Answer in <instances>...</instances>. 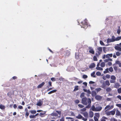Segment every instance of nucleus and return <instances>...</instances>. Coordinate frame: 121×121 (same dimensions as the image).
I'll use <instances>...</instances> for the list:
<instances>
[{
    "label": "nucleus",
    "mask_w": 121,
    "mask_h": 121,
    "mask_svg": "<svg viewBox=\"0 0 121 121\" xmlns=\"http://www.w3.org/2000/svg\"><path fill=\"white\" fill-rule=\"evenodd\" d=\"M82 103L83 104L87 105L86 106L87 108H90L91 107V100L90 98H87L86 97H84L82 99Z\"/></svg>",
    "instance_id": "nucleus-1"
},
{
    "label": "nucleus",
    "mask_w": 121,
    "mask_h": 121,
    "mask_svg": "<svg viewBox=\"0 0 121 121\" xmlns=\"http://www.w3.org/2000/svg\"><path fill=\"white\" fill-rule=\"evenodd\" d=\"M100 83L102 84L100 87L104 89H106V86H108L110 85L109 81L108 80L105 81L101 80L100 81Z\"/></svg>",
    "instance_id": "nucleus-2"
},
{
    "label": "nucleus",
    "mask_w": 121,
    "mask_h": 121,
    "mask_svg": "<svg viewBox=\"0 0 121 121\" xmlns=\"http://www.w3.org/2000/svg\"><path fill=\"white\" fill-rule=\"evenodd\" d=\"M102 51V48L101 47H99L97 48V51L95 53V55L97 57H98L100 55Z\"/></svg>",
    "instance_id": "nucleus-3"
},
{
    "label": "nucleus",
    "mask_w": 121,
    "mask_h": 121,
    "mask_svg": "<svg viewBox=\"0 0 121 121\" xmlns=\"http://www.w3.org/2000/svg\"><path fill=\"white\" fill-rule=\"evenodd\" d=\"M87 20L86 19H85L81 22V23L82 25V26H81L82 27L85 28L88 27L87 23Z\"/></svg>",
    "instance_id": "nucleus-4"
},
{
    "label": "nucleus",
    "mask_w": 121,
    "mask_h": 121,
    "mask_svg": "<svg viewBox=\"0 0 121 121\" xmlns=\"http://www.w3.org/2000/svg\"><path fill=\"white\" fill-rule=\"evenodd\" d=\"M111 80L110 81L111 83H115L116 78L114 75H112L111 77Z\"/></svg>",
    "instance_id": "nucleus-5"
},
{
    "label": "nucleus",
    "mask_w": 121,
    "mask_h": 121,
    "mask_svg": "<svg viewBox=\"0 0 121 121\" xmlns=\"http://www.w3.org/2000/svg\"><path fill=\"white\" fill-rule=\"evenodd\" d=\"M88 48L89 49V52L92 54H95V51L93 48L91 47H89Z\"/></svg>",
    "instance_id": "nucleus-6"
},
{
    "label": "nucleus",
    "mask_w": 121,
    "mask_h": 121,
    "mask_svg": "<svg viewBox=\"0 0 121 121\" xmlns=\"http://www.w3.org/2000/svg\"><path fill=\"white\" fill-rule=\"evenodd\" d=\"M120 55V52H116V54L115 53L113 54V57L114 58H117V56H119Z\"/></svg>",
    "instance_id": "nucleus-7"
},
{
    "label": "nucleus",
    "mask_w": 121,
    "mask_h": 121,
    "mask_svg": "<svg viewBox=\"0 0 121 121\" xmlns=\"http://www.w3.org/2000/svg\"><path fill=\"white\" fill-rule=\"evenodd\" d=\"M43 103V102L42 100L39 99V101L37 102V103L36 104V105L37 106H42Z\"/></svg>",
    "instance_id": "nucleus-8"
},
{
    "label": "nucleus",
    "mask_w": 121,
    "mask_h": 121,
    "mask_svg": "<svg viewBox=\"0 0 121 121\" xmlns=\"http://www.w3.org/2000/svg\"><path fill=\"white\" fill-rule=\"evenodd\" d=\"M95 99L97 100H100L102 98V97L99 95H97L95 96Z\"/></svg>",
    "instance_id": "nucleus-9"
},
{
    "label": "nucleus",
    "mask_w": 121,
    "mask_h": 121,
    "mask_svg": "<svg viewBox=\"0 0 121 121\" xmlns=\"http://www.w3.org/2000/svg\"><path fill=\"white\" fill-rule=\"evenodd\" d=\"M114 106L113 105H112L110 106L109 105H107L105 108V109L106 110L108 108V109H111L113 108Z\"/></svg>",
    "instance_id": "nucleus-10"
},
{
    "label": "nucleus",
    "mask_w": 121,
    "mask_h": 121,
    "mask_svg": "<svg viewBox=\"0 0 121 121\" xmlns=\"http://www.w3.org/2000/svg\"><path fill=\"white\" fill-rule=\"evenodd\" d=\"M114 83V87L115 88L118 89L120 86V84L118 82L115 83Z\"/></svg>",
    "instance_id": "nucleus-11"
},
{
    "label": "nucleus",
    "mask_w": 121,
    "mask_h": 121,
    "mask_svg": "<svg viewBox=\"0 0 121 121\" xmlns=\"http://www.w3.org/2000/svg\"><path fill=\"white\" fill-rule=\"evenodd\" d=\"M115 50L118 51L119 52H121V48L118 46H116L114 47Z\"/></svg>",
    "instance_id": "nucleus-12"
},
{
    "label": "nucleus",
    "mask_w": 121,
    "mask_h": 121,
    "mask_svg": "<svg viewBox=\"0 0 121 121\" xmlns=\"http://www.w3.org/2000/svg\"><path fill=\"white\" fill-rule=\"evenodd\" d=\"M102 107L100 106H98L96 107L95 111H100L102 109Z\"/></svg>",
    "instance_id": "nucleus-13"
},
{
    "label": "nucleus",
    "mask_w": 121,
    "mask_h": 121,
    "mask_svg": "<svg viewBox=\"0 0 121 121\" xmlns=\"http://www.w3.org/2000/svg\"><path fill=\"white\" fill-rule=\"evenodd\" d=\"M89 116L91 118L92 117L94 116V113L92 111H90L89 112Z\"/></svg>",
    "instance_id": "nucleus-14"
},
{
    "label": "nucleus",
    "mask_w": 121,
    "mask_h": 121,
    "mask_svg": "<svg viewBox=\"0 0 121 121\" xmlns=\"http://www.w3.org/2000/svg\"><path fill=\"white\" fill-rule=\"evenodd\" d=\"M95 64L94 63H93L91 64L89 66V68L90 69H92L95 67Z\"/></svg>",
    "instance_id": "nucleus-15"
},
{
    "label": "nucleus",
    "mask_w": 121,
    "mask_h": 121,
    "mask_svg": "<svg viewBox=\"0 0 121 121\" xmlns=\"http://www.w3.org/2000/svg\"><path fill=\"white\" fill-rule=\"evenodd\" d=\"M45 84L44 82H42L41 84L39 85L37 87L38 88H42V86H43Z\"/></svg>",
    "instance_id": "nucleus-16"
},
{
    "label": "nucleus",
    "mask_w": 121,
    "mask_h": 121,
    "mask_svg": "<svg viewBox=\"0 0 121 121\" xmlns=\"http://www.w3.org/2000/svg\"><path fill=\"white\" fill-rule=\"evenodd\" d=\"M84 117L86 118H88V113L87 112H85L83 113Z\"/></svg>",
    "instance_id": "nucleus-17"
},
{
    "label": "nucleus",
    "mask_w": 121,
    "mask_h": 121,
    "mask_svg": "<svg viewBox=\"0 0 121 121\" xmlns=\"http://www.w3.org/2000/svg\"><path fill=\"white\" fill-rule=\"evenodd\" d=\"M113 56L112 53L108 54L106 55V58H109L110 57H112Z\"/></svg>",
    "instance_id": "nucleus-18"
},
{
    "label": "nucleus",
    "mask_w": 121,
    "mask_h": 121,
    "mask_svg": "<svg viewBox=\"0 0 121 121\" xmlns=\"http://www.w3.org/2000/svg\"><path fill=\"white\" fill-rule=\"evenodd\" d=\"M97 93L96 91H93L91 92V95L93 97L95 96L96 95Z\"/></svg>",
    "instance_id": "nucleus-19"
},
{
    "label": "nucleus",
    "mask_w": 121,
    "mask_h": 121,
    "mask_svg": "<svg viewBox=\"0 0 121 121\" xmlns=\"http://www.w3.org/2000/svg\"><path fill=\"white\" fill-rule=\"evenodd\" d=\"M86 108H87L86 107H85L81 109L80 110V113L82 114H83L82 112H84L86 110Z\"/></svg>",
    "instance_id": "nucleus-20"
},
{
    "label": "nucleus",
    "mask_w": 121,
    "mask_h": 121,
    "mask_svg": "<svg viewBox=\"0 0 121 121\" xmlns=\"http://www.w3.org/2000/svg\"><path fill=\"white\" fill-rule=\"evenodd\" d=\"M106 90L107 92H109L111 91L112 89L110 87H108L106 89Z\"/></svg>",
    "instance_id": "nucleus-21"
},
{
    "label": "nucleus",
    "mask_w": 121,
    "mask_h": 121,
    "mask_svg": "<svg viewBox=\"0 0 121 121\" xmlns=\"http://www.w3.org/2000/svg\"><path fill=\"white\" fill-rule=\"evenodd\" d=\"M46 113V112H44L43 113L42 112H40L39 113V115L41 117H43L45 116V115H44Z\"/></svg>",
    "instance_id": "nucleus-22"
},
{
    "label": "nucleus",
    "mask_w": 121,
    "mask_h": 121,
    "mask_svg": "<svg viewBox=\"0 0 121 121\" xmlns=\"http://www.w3.org/2000/svg\"><path fill=\"white\" fill-rule=\"evenodd\" d=\"M76 117L78 119H81L82 117V116L80 114H79Z\"/></svg>",
    "instance_id": "nucleus-23"
},
{
    "label": "nucleus",
    "mask_w": 121,
    "mask_h": 121,
    "mask_svg": "<svg viewBox=\"0 0 121 121\" xmlns=\"http://www.w3.org/2000/svg\"><path fill=\"white\" fill-rule=\"evenodd\" d=\"M5 106L2 104L0 105V108L1 109H5Z\"/></svg>",
    "instance_id": "nucleus-24"
},
{
    "label": "nucleus",
    "mask_w": 121,
    "mask_h": 121,
    "mask_svg": "<svg viewBox=\"0 0 121 121\" xmlns=\"http://www.w3.org/2000/svg\"><path fill=\"white\" fill-rule=\"evenodd\" d=\"M48 84H49V85L47 86V87L48 88H49V87H52V83L51 81H49L48 82Z\"/></svg>",
    "instance_id": "nucleus-25"
},
{
    "label": "nucleus",
    "mask_w": 121,
    "mask_h": 121,
    "mask_svg": "<svg viewBox=\"0 0 121 121\" xmlns=\"http://www.w3.org/2000/svg\"><path fill=\"white\" fill-rule=\"evenodd\" d=\"M91 109L93 111H95L96 108L94 105H92L91 108Z\"/></svg>",
    "instance_id": "nucleus-26"
},
{
    "label": "nucleus",
    "mask_w": 121,
    "mask_h": 121,
    "mask_svg": "<svg viewBox=\"0 0 121 121\" xmlns=\"http://www.w3.org/2000/svg\"><path fill=\"white\" fill-rule=\"evenodd\" d=\"M57 91L56 90H54L52 91H51L49 92L48 93V94H50L52 93L55 92Z\"/></svg>",
    "instance_id": "nucleus-27"
},
{
    "label": "nucleus",
    "mask_w": 121,
    "mask_h": 121,
    "mask_svg": "<svg viewBox=\"0 0 121 121\" xmlns=\"http://www.w3.org/2000/svg\"><path fill=\"white\" fill-rule=\"evenodd\" d=\"M30 112L32 114H35L36 113V112L35 110H31L30 111Z\"/></svg>",
    "instance_id": "nucleus-28"
},
{
    "label": "nucleus",
    "mask_w": 121,
    "mask_h": 121,
    "mask_svg": "<svg viewBox=\"0 0 121 121\" xmlns=\"http://www.w3.org/2000/svg\"><path fill=\"white\" fill-rule=\"evenodd\" d=\"M116 38L114 36H112L111 39L113 42L116 41Z\"/></svg>",
    "instance_id": "nucleus-29"
},
{
    "label": "nucleus",
    "mask_w": 121,
    "mask_h": 121,
    "mask_svg": "<svg viewBox=\"0 0 121 121\" xmlns=\"http://www.w3.org/2000/svg\"><path fill=\"white\" fill-rule=\"evenodd\" d=\"M78 90V86H76L74 87V89L73 90L74 91Z\"/></svg>",
    "instance_id": "nucleus-30"
},
{
    "label": "nucleus",
    "mask_w": 121,
    "mask_h": 121,
    "mask_svg": "<svg viewBox=\"0 0 121 121\" xmlns=\"http://www.w3.org/2000/svg\"><path fill=\"white\" fill-rule=\"evenodd\" d=\"M100 66L102 67H104L105 66V63L103 62H102L100 64Z\"/></svg>",
    "instance_id": "nucleus-31"
},
{
    "label": "nucleus",
    "mask_w": 121,
    "mask_h": 121,
    "mask_svg": "<svg viewBox=\"0 0 121 121\" xmlns=\"http://www.w3.org/2000/svg\"><path fill=\"white\" fill-rule=\"evenodd\" d=\"M51 115L52 116H58V114L56 113L53 112L52 113Z\"/></svg>",
    "instance_id": "nucleus-32"
},
{
    "label": "nucleus",
    "mask_w": 121,
    "mask_h": 121,
    "mask_svg": "<svg viewBox=\"0 0 121 121\" xmlns=\"http://www.w3.org/2000/svg\"><path fill=\"white\" fill-rule=\"evenodd\" d=\"M116 115L118 116H120V112L117 110L116 111Z\"/></svg>",
    "instance_id": "nucleus-33"
},
{
    "label": "nucleus",
    "mask_w": 121,
    "mask_h": 121,
    "mask_svg": "<svg viewBox=\"0 0 121 121\" xmlns=\"http://www.w3.org/2000/svg\"><path fill=\"white\" fill-rule=\"evenodd\" d=\"M113 42L112 41L111 39L109 38L108 39H107V43H109L111 42Z\"/></svg>",
    "instance_id": "nucleus-34"
},
{
    "label": "nucleus",
    "mask_w": 121,
    "mask_h": 121,
    "mask_svg": "<svg viewBox=\"0 0 121 121\" xmlns=\"http://www.w3.org/2000/svg\"><path fill=\"white\" fill-rule=\"evenodd\" d=\"M102 90V89L101 88H97L95 89V91H97V92H98L99 91Z\"/></svg>",
    "instance_id": "nucleus-35"
},
{
    "label": "nucleus",
    "mask_w": 121,
    "mask_h": 121,
    "mask_svg": "<svg viewBox=\"0 0 121 121\" xmlns=\"http://www.w3.org/2000/svg\"><path fill=\"white\" fill-rule=\"evenodd\" d=\"M97 56H94L93 57V59L94 61H97L98 59L97 57Z\"/></svg>",
    "instance_id": "nucleus-36"
},
{
    "label": "nucleus",
    "mask_w": 121,
    "mask_h": 121,
    "mask_svg": "<svg viewBox=\"0 0 121 121\" xmlns=\"http://www.w3.org/2000/svg\"><path fill=\"white\" fill-rule=\"evenodd\" d=\"M95 72H93L91 74V76L93 77H95Z\"/></svg>",
    "instance_id": "nucleus-37"
},
{
    "label": "nucleus",
    "mask_w": 121,
    "mask_h": 121,
    "mask_svg": "<svg viewBox=\"0 0 121 121\" xmlns=\"http://www.w3.org/2000/svg\"><path fill=\"white\" fill-rule=\"evenodd\" d=\"M121 39V36L118 37L116 38V41H119Z\"/></svg>",
    "instance_id": "nucleus-38"
},
{
    "label": "nucleus",
    "mask_w": 121,
    "mask_h": 121,
    "mask_svg": "<svg viewBox=\"0 0 121 121\" xmlns=\"http://www.w3.org/2000/svg\"><path fill=\"white\" fill-rule=\"evenodd\" d=\"M112 64L111 62H108V63L106 64V65L107 66L108 65L109 66H111L112 65Z\"/></svg>",
    "instance_id": "nucleus-39"
},
{
    "label": "nucleus",
    "mask_w": 121,
    "mask_h": 121,
    "mask_svg": "<svg viewBox=\"0 0 121 121\" xmlns=\"http://www.w3.org/2000/svg\"><path fill=\"white\" fill-rule=\"evenodd\" d=\"M108 69L107 68L105 70V71H104V74L106 73H109V71H108Z\"/></svg>",
    "instance_id": "nucleus-40"
},
{
    "label": "nucleus",
    "mask_w": 121,
    "mask_h": 121,
    "mask_svg": "<svg viewBox=\"0 0 121 121\" xmlns=\"http://www.w3.org/2000/svg\"><path fill=\"white\" fill-rule=\"evenodd\" d=\"M96 69L98 70H103V69L100 67H97L96 68Z\"/></svg>",
    "instance_id": "nucleus-41"
},
{
    "label": "nucleus",
    "mask_w": 121,
    "mask_h": 121,
    "mask_svg": "<svg viewBox=\"0 0 121 121\" xmlns=\"http://www.w3.org/2000/svg\"><path fill=\"white\" fill-rule=\"evenodd\" d=\"M108 70L110 72H112L113 70V69L112 67H110L108 69Z\"/></svg>",
    "instance_id": "nucleus-42"
},
{
    "label": "nucleus",
    "mask_w": 121,
    "mask_h": 121,
    "mask_svg": "<svg viewBox=\"0 0 121 121\" xmlns=\"http://www.w3.org/2000/svg\"><path fill=\"white\" fill-rule=\"evenodd\" d=\"M118 93L119 94H120L121 93V88H118L117 90Z\"/></svg>",
    "instance_id": "nucleus-43"
},
{
    "label": "nucleus",
    "mask_w": 121,
    "mask_h": 121,
    "mask_svg": "<svg viewBox=\"0 0 121 121\" xmlns=\"http://www.w3.org/2000/svg\"><path fill=\"white\" fill-rule=\"evenodd\" d=\"M29 117L30 119L34 118L36 117L35 115H30L29 116Z\"/></svg>",
    "instance_id": "nucleus-44"
},
{
    "label": "nucleus",
    "mask_w": 121,
    "mask_h": 121,
    "mask_svg": "<svg viewBox=\"0 0 121 121\" xmlns=\"http://www.w3.org/2000/svg\"><path fill=\"white\" fill-rule=\"evenodd\" d=\"M96 74L97 76H100L101 75V73L100 72L98 71L96 73Z\"/></svg>",
    "instance_id": "nucleus-45"
},
{
    "label": "nucleus",
    "mask_w": 121,
    "mask_h": 121,
    "mask_svg": "<svg viewBox=\"0 0 121 121\" xmlns=\"http://www.w3.org/2000/svg\"><path fill=\"white\" fill-rule=\"evenodd\" d=\"M113 68L115 71H117L118 70V68L117 66H114L113 67Z\"/></svg>",
    "instance_id": "nucleus-46"
},
{
    "label": "nucleus",
    "mask_w": 121,
    "mask_h": 121,
    "mask_svg": "<svg viewBox=\"0 0 121 121\" xmlns=\"http://www.w3.org/2000/svg\"><path fill=\"white\" fill-rule=\"evenodd\" d=\"M119 29L117 30V32L118 34H120L121 32V30L120 29V27L119 26Z\"/></svg>",
    "instance_id": "nucleus-47"
},
{
    "label": "nucleus",
    "mask_w": 121,
    "mask_h": 121,
    "mask_svg": "<svg viewBox=\"0 0 121 121\" xmlns=\"http://www.w3.org/2000/svg\"><path fill=\"white\" fill-rule=\"evenodd\" d=\"M29 113L28 112H26L25 114V116L26 118H27L28 117V116L29 115Z\"/></svg>",
    "instance_id": "nucleus-48"
},
{
    "label": "nucleus",
    "mask_w": 121,
    "mask_h": 121,
    "mask_svg": "<svg viewBox=\"0 0 121 121\" xmlns=\"http://www.w3.org/2000/svg\"><path fill=\"white\" fill-rule=\"evenodd\" d=\"M111 114L112 115H114L115 113V112L114 111H110Z\"/></svg>",
    "instance_id": "nucleus-49"
},
{
    "label": "nucleus",
    "mask_w": 121,
    "mask_h": 121,
    "mask_svg": "<svg viewBox=\"0 0 121 121\" xmlns=\"http://www.w3.org/2000/svg\"><path fill=\"white\" fill-rule=\"evenodd\" d=\"M74 102L76 104H77L80 102V101L78 100H76L74 101Z\"/></svg>",
    "instance_id": "nucleus-50"
},
{
    "label": "nucleus",
    "mask_w": 121,
    "mask_h": 121,
    "mask_svg": "<svg viewBox=\"0 0 121 121\" xmlns=\"http://www.w3.org/2000/svg\"><path fill=\"white\" fill-rule=\"evenodd\" d=\"M95 115L97 117H99V113H95Z\"/></svg>",
    "instance_id": "nucleus-51"
},
{
    "label": "nucleus",
    "mask_w": 121,
    "mask_h": 121,
    "mask_svg": "<svg viewBox=\"0 0 121 121\" xmlns=\"http://www.w3.org/2000/svg\"><path fill=\"white\" fill-rule=\"evenodd\" d=\"M78 106L79 107L81 108H83L84 107V106L80 104H78Z\"/></svg>",
    "instance_id": "nucleus-52"
},
{
    "label": "nucleus",
    "mask_w": 121,
    "mask_h": 121,
    "mask_svg": "<svg viewBox=\"0 0 121 121\" xmlns=\"http://www.w3.org/2000/svg\"><path fill=\"white\" fill-rule=\"evenodd\" d=\"M106 114L107 115H108V116L110 115L111 114L110 111L106 112Z\"/></svg>",
    "instance_id": "nucleus-53"
},
{
    "label": "nucleus",
    "mask_w": 121,
    "mask_h": 121,
    "mask_svg": "<svg viewBox=\"0 0 121 121\" xmlns=\"http://www.w3.org/2000/svg\"><path fill=\"white\" fill-rule=\"evenodd\" d=\"M106 78L107 79H109L110 77V75L109 74H107L106 75Z\"/></svg>",
    "instance_id": "nucleus-54"
},
{
    "label": "nucleus",
    "mask_w": 121,
    "mask_h": 121,
    "mask_svg": "<svg viewBox=\"0 0 121 121\" xmlns=\"http://www.w3.org/2000/svg\"><path fill=\"white\" fill-rule=\"evenodd\" d=\"M100 44L103 46H104L105 45L104 43L102 41H100Z\"/></svg>",
    "instance_id": "nucleus-55"
},
{
    "label": "nucleus",
    "mask_w": 121,
    "mask_h": 121,
    "mask_svg": "<svg viewBox=\"0 0 121 121\" xmlns=\"http://www.w3.org/2000/svg\"><path fill=\"white\" fill-rule=\"evenodd\" d=\"M85 95V93L84 92L82 93L80 95V97L81 98H82V97H83L84 96V95Z\"/></svg>",
    "instance_id": "nucleus-56"
},
{
    "label": "nucleus",
    "mask_w": 121,
    "mask_h": 121,
    "mask_svg": "<svg viewBox=\"0 0 121 121\" xmlns=\"http://www.w3.org/2000/svg\"><path fill=\"white\" fill-rule=\"evenodd\" d=\"M83 78L84 79L87 78L88 77L87 76L85 75H84L83 76Z\"/></svg>",
    "instance_id": "nucleus-57"
},
{
    "label": "nucleus",
    "mask_w": 121,
    "mask_h": 121,
    "mask_svg": "<svg viewBox=\"0 0 121 121\" xmlns=\"http://www.w3.org/2000/svg\"><path fill=\"white\" fill-rule=\"evenodd\" d=\"M82 119L84 121H86L87 120V118H85L82 117Z\"/></svg>",
    "instance_id": "nucleus-58"
},
{
    "label": "nucleus",
    "mask_w": 121,
    "mask_h": 121,
    "mask_svg": "<svg viewBox=\"0 0 121 121\" xmlns=\"http://www.w3.org/2000/svg\"><path fill=\"white\" fill-rule=\"evenodd\" d=\"M51 80L52 81H54L56 80V78H51Z\"/></svg>",
    "instance_id": "nucleus-59"
},
{
    "label": "nucleus",
    "mask_w": 121,
    "mask_h": 121,
    "mask_svg": "<svg viewBox=\"0 0 121 121\" xmlns=\"http://www.w3.org/2000/svg\"><path fill=\"white\" fill-rule=\"evenodd\" d=\"M120 63V61L119 60H116L115 61V63L116 64L119 65Z\"/></svg>",
    "instance_id": "nucleus-60"
},
{
    "label": "nucleus",
    "mask_w": 121,
    "mask_h": 121,
    "mask_svg": "<svg viewBox=\"0 0 121 121\" xmlns=\"http://www.w3.org/2000/svg\"><path fill=\"white\" fill-rule=\"evenodd\" d=\"M94 120L95 121H98V119L96 117H94Z\"/></svg>",
    "instance_id": "nucleus-61"
},
{
    "label": "nucleus",
    "mask_w": 121,
    "mask_h": 121,
    "mask_svg": "<svg viewBox=\"0 0 121 121\" xmlns=\"http://www.w3.org/2000/svg\"><path fill=\"white\" fill-rule=\"evenodd\" d=\"M116 106L119 107L120 108H121V104H117L116 105Z\"/></svg>",
    "instance_id": "nucleus-62"
},
{
    "label": "nucleus",
    "mask_w": 121,
    "mask_h": 121,
    "mask_svg": "<svg viewBox=\"0 0 121 121\" xmlns=\"http://www.w3.org/2000/svg\"><path fill=\"white\" fill-rule=\"evenodd\" d=\"M18 107L20 109H23V107L21 105L18 106Z\"/></svg>",
    "instance_id": "nucleus-63"
},
{
    "label": "nucleus",
    "mask_w": 121,
    "mask_h": 121,
    "mask_svg": "<svg viewBox=\"0 0 121 121\" xmlns=\"http://www.w3.org/2000/svg\"><path fill=\"white\" fill-rule=\"evenodd\" d=\"M102 78L104 80H106V76H103L102 77Z\"/></svg>",
    "instance_id": "nucleus-64"
}]
</instances>
